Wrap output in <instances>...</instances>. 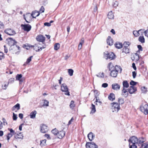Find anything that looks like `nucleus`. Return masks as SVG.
Listing matches in <instances>:
<instances>
[{"label": "nucleus", "mask_w": 148, "mask_h": 148, "mask_svg": "<svg viewBox=\"0 0 148 148\" xmlns=\"http://www.w3.org/2000/svg\"><path fill=\"white\" fill-rule=\"evenodd\" d=\"M108 68L109 71H110V75L113 77H116L118 72L120 71V73H121L122 71V69L120 66L116 65L114 66L111 62L109 63Z\"/></svg>", "instance_id": "nucleus-1"}, {"label": "nucleus", "mask_w": 148, "mask_h": 148, "mask_svg": "<svg viewBox=\"0 0 148 148\" xmlns=\"http://www.w3.org/2000/svg\"><path fill=\"white\" fill-rule=\"evenodd\" d=\"M20 47L16 45H12L11 46L9 49V51L12 53H16L19 51Z\"/></svg>", "instance_id": "nucleus-2"}, {"label": "nucleus", "mask_w": 148, "mask_h": 148, "mask_svg": "<svg viewBox=\"0 0 148 148\" xmlns=\"http://www.w3.org/2000/svg\"><path fill=\"white\" fill-rule=\"evenodd\" d=\"M112 109L113 112H117L120 110V107L119 104L117 103L113 102L112 103Z\"/></svg>", "instance_id": "nucleus-3"}, {"label": "nucleus", "mask_w": 148, "mask_h": 148, "mask_svg": "<svg viewBox=\"0 0 148 148\" xmlns=\"http://www.w3.org/2000/svg\"><path fill=\"white\" fill-rule=\"evenodd\" d=\"M61 90L63 92H65V94L68 96L70 95L69 92L68 91V88L66 84H63L61 86Z\"/></svg>", "instance_id": "nucleus-4"}, {"label": "nucleus", "mask_w": 148, "mask_h": 148, "mask_svg": "<svg viewBox=\"0 0 148 148\" xmlns=\"http://www.w3.org/2000/svg\"><path fill=\"white\" fill-rule=\"evenodd\" d=\"M104 57L107 60L108 59L112 60L114 58V54L112 52L108 53L107 52L106 53L104 52Z\"/></svg>", "instance_id": "nucleus-5"}, {"label": "nucleus", "mask_w": 148, "mask_h": 148, "mask_svg": "<svg viewBox=\"0 0 148 148\" xmlns=\"http://www.w3.org/2000/svg\"><path fill=\"white\" fill-rule=\"evenodd\" d=\"M86 148H98V145L93 142H86Z\"/></svg>", "instance_id": "nucleus-6"}, {"label": "nucleus", "mask_w": 148, "mask_h": 148, "mask_svg": "<svg viewBox=\"0 0 148 148\" xmlns=\"http://www.w3.org/2000/svg\"><path fill=\"white\" fill-rule=\"evenodd\" d=\"M140 111L146 115L148 113V105L146 104L142 105L140 108Z\"/></svg>", "instance_id": "nucleus-7"}, {"label": "nucleus", "mask_w": 148, "mask_h": 148, "mask_svg": "<svg viewBox=\"0 0 148 148\" xmlns=\"http://www.w3.org/2000/svg\"><path fill=\"white\" fill-rule=\"evenodd\" d=\"M129 144L131 143L132 144H135L138 143V139L135 136H132L128 140Z\"/></svg>", "instance_id": "nucleus-8"}, {"label": "nucleus", "mask_w": 148, "mask_h": 148, "mask_svg": "<svg viewBox=\"0 0 148 148\" xmlns=\"http://www.w3.org/2000/svg\"><path fill=\"white\" fill-rule=\"evenodd\" d=\"M6 42L8 45L11 46L12 45H15L17 43V42L15 40L11 38H9L7 39Z\"/></svg>", "instance_id": "nucleus-9"}, {"label": "nucleus", "mask_w": 148, "mask_h": 148, "mask_svg": "<svg viewBox=\"0 0 148 148\" xmlns=\"http://www.w3.org/2000/svg\"><path fill=\"white\" fill-rule=\"evenodd\" d=\"M40 131L42 133H45L47 132L48 130V127L44 124H42L40 125Z\"/></svg>", "instance_id": "nucleus-10"}, {"label": "nucleus", "mask_w": 148, "mask_h": 148, "mask_svg": "<svg viewBox=\"0 0 148 148\" xmlns=\"http://www.w3.org/2000/svg\"><path fill=\"white\" fill-rule=\"evenodd\" d=\"M4 32L10 36L14 35L16 34L14 31L10 29H6L5 30Z\"/></svg>", "instance_id": "nucleus-11"}, {"label": "nucleus", "mask_w": 148, "mask_h": 148, "mask_svg": "<svg viewBox=\"0 0 148 148\" xmlns=\"http://www.w3.org/2000/svg\"><path fill=\"white\" fill-rule=\"evenodd\" d=\"M36 39L38 41L41 42L43 44L45 40V37L42 35L38 36L36 38Z\"/></svg>", "instance_id": "nucleus-12"}, {"label": "nucleus", "mask_w": 148, "mask_h": 148, "mask_svg": "<svg viewBox=\"0 0 148 148\" xmlns=\"http://www.w3.org/2000/svg\"><path fill=\"white\" fill-rule=\"evenodd\" d=\"M21 26L23 27V29L24 31L27 32L29 31L31 28V26L29 24H22Z\"/></svg>", "instance_id": "nucleus-13"}, {"label": "nucleus", "mask_w": 148, "mask_h": 148, "mask_svg": "<svg viewBox=\"0 0 148 148\" xmlns=\"http://www.w3.org/2000/svg\"><path fill=\"white\" fill-rule=\"evenodd\" d=\"M65 134V132L64 131L62 130L60 132L58 131L57 136L58 138L61 139L64 137Z\"/></svg>", "instance_id": "nucleus-14"}, {"label": "nucleus", "mask_w": 148, "mask_h": 148, "mask_svg": "<svg viewBox=\"0 0 148 148\" xmlns=\"http://www.w3.org/2000/svg\"><path fill=\"white\" fill-rule=\"evenodd\" d=\"M120 85L118 84L114 83L112 85V88L114 90H118L120 89Z\"/></svg>", "instance_id": "nucleus-15"}, {"label": "nucleus", "mask_w": 148, "mask_h": 148, "mask_svg": "<svg viewBox=\"0 0 148 148\" xmlns=\"http://www.w3.org/2000/svg\"><path fill=\"white\" fill-rule=\"evenodd\" d=\"M41 43H40L35 44L34 46V49L36 51H41V49L40 48V47H41Z\"/></svg>", "instance_id": "nucleus-16"}, {"label": "nucleus", "mask_w": 148, "mask_h": 148, "mask_svg": "<svg viewBox=\"0 0 148 148\" xmlns=\"http://www.w3.org/2000/svg\"><path fill=\"white\" fill-rule=\"evenodd\" d=\"M20 109V105L19 103H17L12 108V110L16 112L17 111Z\"/></svg>", "instance_id": "nucleus-17"}, {"label": "nucleus", "mask_w": 148, "mask_h": 148, "mask_svg": "<svg viewBox=\"0 0 148 148\" xmlns=\"http://www.w3.org/2000/svg\"><path fill=\"white\" fill-rule=\"evenodd\" d=\"M136 90V87L133 86H130L128 89V91L130 93L132 94L135 92Z\"/></svg>", "instance_id": "nucleus-18"}, {"label": "nucleus", "mask_w": 148, "mask_h": 148, "mask_svg": "<svg viewBox=\"0 0 148 148\" xmlns=\"http://www.w3.org/2000/svg\"><path fill=\"white\" fill-rule=\"evenodd\" d=\"M87 137L89 140L91 141L95 138V135L90 132L88 134Z\"/></svg>", "instance_id": "nucleus-19"}, {"label": "nucleus", "mask_w": 148, "mask_h": 148, "mask_svg": "<svg viewBox=\"0 0 148 148\" xmlns=\"http://www.w3.org/2000/svg\"><path fill=\"white\" fill-rule=\"evenodd\" d=\"M107 42L108 45L110 46L112 45L113 44V40L110 36H108L107 40Z\"/></svg>", "instance_id": "nucleus-20"}, {"label": "nucleus", "mask_w": 148, "mask_h": 148, "mask_svg": "<svg viewBox=\"0 0 148 148\" xmlns=\"http://www.w3.org/2000/svg\"><path fill=\"white\" fill-rule=\"evenodd\" d=\"M121 95L124 97H126L128 95V91L125 88H123L122 90Z\"/></svg>", "instance_id": "nucleus-21"}, {"label": "nucleus", "mask_w": 148, "mask_h": 148, "mask_svg": "<svg viewBox=\"0 0 148 148\" xmlns=\"http://www.w3.org/2000/svg\"><path fill=\"white\" fill-rule=\"evenodd\" d=\"M39 15L40 13H39V12L35 11H33L32 12L31 15L33 18H35L36 17L39 16Z\"/></svg>", "instance_id": "nucleus-22"}, {"label": "nucleus", "mask_w": 148, "mask_h": 148, "mask_svg": "<svg viewBox=\"0 0 148 148\" xmlns=\"http://www.w3.org/2000/svg\"><path fill=\"white\" fill-rule=\"evenodd\" d=\"M114 45L115 47L118 49H120L123 47V44L121 42H117L115 43Z\"/></svg>", "instance_id": "nucleus-23"}, {"label": "nucleus", "mask_w": 148, "mask_h": 148, "mask_svg": "<svg viewBox=\"0 0 148 148\" xmlns=\"http://www.w3.org/2000/svg\"><path fill=\"white\" fill-rule=\"evenodd\" d=\"M36 110H34L30 114V118L31 119H34L35 118L36 115Z\"/></svg>", "instance_id": "nucleus-24"}, {"label": "nucleus", "mask_w": 148, "mask_h": 148, "mask_svg": "<svg viewBox=\"0 0 148 148\" xmlns=\"http://www.w3.org/2000/svg\"><path fill=\"white\" fill-rule=\"evenodd\" d=\"M108 98L110 100L112 101H113L115 99V95L113 93H110L108 96Z\"/></svg>", "instance_id": "nucleus-25"}, {"label": "nucleus", "mask_w": 148, "mask_h": 148, "mask_svg": "<svg viewBox=\"0 0 148 148\" xmlns=\"http://www.w3.org/2000/svg\"><path fill=\"white\" fill-rule=\"evenodd\" d=\"M123 88H127L129 86V84L126 80H125L123 82Z\"/></svg>", "instance_id": "nucleus-26"}, {"label": "nucleus", "mask_w": 148, "mask_h": 148, "mask_svg": "<svg viewBox=\"0 0 148 148\" xmlns=\"http://www.w3.org/2000/svg\"><path fill=\"white\" fill-rule=\"evenodd\" d=\"M108 16L109 19H113L114 18V16L112 11L109 12L108 14Z\"/></svg>", "instance_id": "nucleus-27"}, {"label": "nucleus", "mask_w": 148, "mask_h": 148, "mask_svg": "<svg viewBox=\"0 0 148 148\" xmlns=\"http://www.w3.org/2000/svg\"><path fill=\"white\" fill-rule=\"evenodd\" d=\"M84 40L83 38H82L81 40L78 47V50H80L82 47V45L84 43Z\"/></svg>", "instance_id": "nucleus-28"}, {"label": "nucleus", "mask_w": 148, "mask_h": 148, "mask_svg": "<svg viewBox=\"0 0 148 148\" xmlns=\"http://www.w3.org/2000/svg\"><path fill=\"white\" fill-rule=\"evenodd\" d=\"M122 52H124L125 53H130V49L129 47H123L122 49Z\"/></svg>", "instance_id": "nucleus-29"}, {"label": "nucleus", "mask_w": 148, "mask_h": 148, "mask_svg": "<svg viewBox=\"0 0 148 148\" xmlns=\"http://www.w3.org/2000/svg\"><path fill=\"white\" fill-rule=\"evenodd\" d=\"M138 40L142 43L145 42V39L143 36H140L138 38Z\"/></svg>", "instance_id": "nucleus-30"}, {"label": "nucleus", "mask_w": 148, "mask_h": 148, "mask_svg": "<svg viewBox=\"0 0 148 148\" xmlns=\"http://www.w3.org/2000/svg\"><path fill=\"white\" fill-rule=\"evenodd\" d=\"M146 140L143 137H141L138 139V143L139 144L142 143Z\"/></svg>", "instance_id": "nucleus-31"}, {"label": "nucleus", "mask_w": 148, "mask_h": 148, "mask_svg": "<svg viewBox=\"0 0 148 148\" xmlns=\"http://www.w3.org/2000/svg\"><path fill=\"white\" fill-rule=\"evenodd\" d=\"M91 109L90 113H94L96 112L95 106L93 104H92V106L91 107Z\"/></svg>", "instance_id": "nucleus-32"}, {"label": "nucleus", "mask_w": 148, "mask_h": 148, "mask_svg": "<svg viewBox=\"0 0 148 148\" xmlns=\"http://www.w3.org/2000/svg\"><path fill=\"white\" fill-rule=\"evenodd\" d=\"M69 106L70 108L72 109H73L75 106V104L74 103V101L73 100L71 101L70 103Z\"/></svg>", "instance_id": "nucleus-33"}, {"label": "nucleus", "mask_w": 148, "mask_h": 148, "mask_svg": "<svg viewBox=\"0 0 148 148\" xmlns=\"http://www.w3.org/2000/svg\"><path fill=\"white\" fill-rule=\"evenodd\" d=\"M51 132L54 135L57 136L58 133V131L56 128H55L51 131Z\"/></svg>", "instance_id": "nucleus-34"}, {"label": "nucleus", "mask_w": 148, "mask_h": 148, "mask_svg": "<svg viewBox=\"0 0 148 148\" xmlns=\"http://www.w3.org/2000/svg\"><path fill=\"white\" fill-rule=\"evenodd\" d=\"M133 34L134 36L136 37L138 36L140 34L138 30V31L136 30L134 31H133Z\"/></svg>", "instance_id": "nucleus-35"}, {"label": "nucleus", "mask_w": 148, "mask_h": 148, "mask_svg": "<svg viewBox=\"0 0 148 148\" xmlns=\"http://www.w3.org/2000/svg\"><path fill=\"white\" fill-rule=\"evenodd\" d=\"M130 45V43L128 42H125L123 44V47H128L129 45Z\"/></svg>", "instance_id": "nucleus-36"}, {"label": "nucleus", "mask_w": 148, "mask_h": 148, "mask_svg": "<svg viewBox=\"0 0 148 148\" xmlns=\"http://www.w3.org/2000/svg\"><path fill=\"white\" fill-rule=\"evenodd\" d=\"M60 47V44L59 43H56L54 45V49L56 50H57L59 49Z\"/></svg>", "instance_id": "nucleus-37"}, {"label": "nucleus", "mask_w": 148, "mask_h": 148, "mask_svg": "<svg viewBox=\"0 0 148 148\" xmlns=\"http://www.w3.org/2000/svg\"><path fill=\"white\" fill-rule=\"evenodd\" d=\"M94 93L95 95V98H96V101H97V98H99L98 96L99 95V92L97 90L94 91Z\"/></svg>", "instance_id": "nucleus-38"}, {"label": "nucleus", "mask_w": 148, "mask_h": 148, "mask_svg": "<svg viewBox=\"0 0 148 148\" xmlns=\"http://www.w3.org/2000/svg\"><path fill=\"white\" fill-rule=\"evenodd\" d=\"M118 102L119 103V104H122L124 103V99L122 98H119L118 99Z\"/></svg>", "instance_id": "nucleus-39"}, {"label": "nucleus", "mask_w": 148, "mask_h": 148, "mask_svg": "<svg viewBox=\"0 0 148 148\" xmlns=\"http://www.w3.org/2000/svg\"><path fill=\"white\" fill-rule=\"evenodd\" d=\"M46 140L44 139L40 141V145L41 146H43L45 145L46 143Z\"/></svg>", "instance_id": "nucleus-40"}, {"label": "nucleus", "mask_w": 148, "mask_h": 148, "mask_svg": "<svg viewBox=\"0 0 148 148\" xmlns=\"http://www.w3.org/2000/svg\"><path fill=\"white\" fill-rule=\"evenodd\" d=\"M8 130L10 131L9 133L12 135V136L15 134H16V133H15V131L12 129L8 128Z\"/></svg>", "instance_id": "nucleus-41"}, {"label": "nucleus", "mask_w": 148, "mask_h": 148, "mask_svg": "<svg viewBox=\"0 0 148 148\" xmlns=\"http://www.w3.org/2000/svg\"><path fill=\"white\" fill-rule=\"evenodd\" d=\"M141 147L142 148H148V142H146L142 144Z\"/></svg>", "instance_id": "nucleus-42"}, {"label": "nucleus", "mask_w": 148, "mask_h": 148, "mask_svg": "<svg viewBox=\"0 0 148 148\" xmlns=\"http://www.w3.org/2000/svg\"><path fill=\"white\" fill-rule=\"evenodd\" d=\"M12 136V135L10 134L9 133H8L7 135L5 136L6 138L7 139L8 142L9 141V140L10 138Z\"/></svg>", "instance_id": "nucleus-43"}, {"label": "nucleus", "mask_w": 148, "mask_h": 148, "mask_svg": "<svg viewBox=\"0 0 148 148\" xmlns=\"http://www.w3.org/2000/svg\"><path fill=\"white\" fill-rule=\"evenodd\" d=\"M73 70L71 69H68L69 74L70 76H72L73 75Z\"/></svg>", "instance_id": "nucleus-44"}, {"label": "nucleus", "mask_w": 148, "mask_h": 148, "mask_svg": "<svg viewBox=\"0 0 148 148\" xmlns=\"http://www.w3.org/2000/svg\"><path fill=\"white\" fill-rule=\"evenodd\" d=\"M22 77V75L21 74H17L16 77V80H20Z\"/></svg>", "instance_id": "nucleus-45"}, {"label": "nucleus", "mask_w": 148, "mask_h": 148, "mask_svg": "<svg viewBox=\"0 0 148 148\" xmlns=\"http://www.w3.org/2000/svg\"><path fill=\"white\" fill-rule=\"evenodd\" d=\"M141 90L142 92L145 93L147 91V88L145 87L144 86L141 88Z\"/></svg>", "instance_id": "nucleus-46"}, {"label": "nucleus", "mask_w": 148, "mask_h": 148, "mask_svg": "<svg viewBox=\"0 0 148 148\" xmlns=\"http://www.w3.org/2000/svg\"><path fill=\"white\" fill-rule=\"evenodd\" d=\"M49 101L45 99L44 101L43 106H49Z\"/></svg>", "instance_id": "nucleus-47"}, {"label": "nucleus", "mask_w": 148, "mask_h": 148, "mask_svg": "<svg viewBox=\"0 0 148 148\" xmlns=\"http://www.w3.org/2000/svg\"><path fill=\"white\" fill-rule=\"evenodd\" d=\"M33 57L32 56H30L28 58L27 60V61L26 62V63L27 64H28L32 60V58Z\"/></svg>", "instance_id": "nucleus-48"}, {"label": "nucleus", "mask_w": 148, "mask_h": 148, "mask_svg": "<svg viewBox=\"0 0 148 148\" xmlns=\"http://www.w3.org/2000/svg\"><path fill=\"white\" fill-rule=\"evenodd\" d=\"M96 76L99 77L103 78L104 77V74L103 73H100L98 75H96Z\"/></svg>", "instance_id": "nucleus-49"}, {"label": "nucleus", "mask_w": 148, "mask_h": 148, "mask_svg": "<svg viewBox=\"0 0 148 148\" xmlns=\"http://www.w3.org/2000/svg\"><path fill=\"white\" fill-rule=\"evenodd\" d=\"M23 137V136L21 135V136L19 135L18 134H17V135L14 136V138L16 139H17L18 138H22Z\"/></svg>", "instance_id": "nucleus-50"}, {"label": "nucleus", "mask_w": 148, "mask_h": 148, "mask_svg": "<svg viewBox=\"0 0 148 148\" xmlns=\"http://www.w3.org/2000/svg\"><path fill=\"white\" fill-rule=\"evenodd\" d=\"M13 119L14 120H16L17 119V115L14 114V113H13Z\"/></svg>", "instance_id": "nucleus-51"}, {"label": "nucleus", "mask_w": 148, "mask_h": 148, "mask_svg": "<svg viewBox=\"0 0 148 148\" xmlns=\"http://www.w3.org/2000/svg\"><path fill=\"white\" fill-rule=\"evenodd\" d=\"M130 148H137V146L135 144H132V145L131 144H129Z\"/></svg>", "instance_id": "nucleus-52"}, {"label": "nucleus", "mask_w": 148, "mask_h": 148, "mask_svg": "<svg viewBox=\"0 0 148 148\" xmlns=\"http://www.w3.org/2000/svg\"><path fill=\"white\" fill-rule=\"evenodd\" d=\"M139 33H141V35H143V33H145V29H141L138 30Z\"/></svg>", "instance_id": "nucleus-53"}, {"label": "nucleus", "mask_w": 148, "mask_h": 148, "mask_svg": "<svg viewBox=\"0 0 148 148\" xmlns=\"http://www.w3.org/2000/svg\"><path fill=\"white\" fill-rule=\"evenodd\" d=\"M130 85H132V86H135L136 85V82H135L134 81L132 80L130 83Z\"/></svg>", "instance_id": "nucleus-54"}, {"label": "nucleus", "mask_w": 148, "mask_h": 148, "mask_svg": "<svg viewBox=\"0 0 148 148\" xmlns=\"http://www.w3.org/2000/svg\"><path fill=\"white\" fill-rule=\"evenodd\" d=\"M45 11V8L43 6H42L40 9V12L41 13L44 12Z\"/></svg>", "instance_id": "nucleus-55"}, {"label": "nucleus", "mask_w": 148, "mask_h": 148, "mask_svg": "<svg viewBox=\"0 0 148 148\" xmlns=\"http://www.w3.org/2000/svg\"><path fill=\"white\" fill-rule=\"evenodd\" d=\"M44 136L48 140H50L51 139V137L50 136V135L49 134H46Z\"/></svg>", "instance_id": "nucleus-56"}, {"label": "nucleus", "mask_w": 148, "mask_h": 148, "mask_svg": "<svg viewBox=\"0 0 148 148\" xmlns=\"http://www.w3.org/2000/svg\"><path fill=\"white\" fill-rule=\"evenodd\" d=\"M95 99H96V98ZM95 102H98L99 103V105H101L102 103V102L101 101H100V100L99 99V97L97 98V101H96V100L95 101Z\"/></svg>", "instance_id": "nucleus-57"}, {"label": "nucleus", "mask_w": 148, "mask_h": 148, "mask_svg": "<svg viewBox=\"0 0 148 148\" xmlns=\"http://www.w3.org/2000/svg\"><path fill=\"white\" fill-rule=\"evenodd\" d=\"M2 120H3L4 125H7V124H8L7 122L4 118H3L2 119Z\"/></svg>", "instance_id": "nucleus-58"}, {"label": "nucleus", "mask_w": 148, "mask_h": 148, "mask_svg": "<svg viewBox=\"0 0 148 148\" xmlns=\"http://www.w3.org/2000/svg\"><path fill=\"white\" fill-rule=\"evenodd\" d=\"M4 27V25L3 22L0 21V28L1 29L3 28Z\"/></svg>", "instance_id": "nucleus-59"}, {"label": "nucleus", "mask_w": 148, "mask_h": 148, "mask_svg": "<svg viewBox=\"0 0 148 148\" xmlns=\"http://www.w3.org/2000/svg\"><path fill=\"white\" fill-rule=\"evenodd\" d=\"M108 84L106 83H103L102 85V87L104 88H106L108 86Z\"/></svg>", "instance_id": "nucleus-60"}, {"label": "nucleus", "mask_w": 148, "mask_h": 148, "mask_svg": "<svg viewBox=\"0 0 148 148\" xmlns=\"http://www.w3.org/2000/svg\"><path fill=\"white\" fill-rule=\"evenodd\" d=\"M138 49L139 51H142L143 48L140 45H138Z\"/></svg>", "instance_id": "nucleus-61"}, {"label": "nucleus", "mask_w": 148, "mask_h": 148, "mask_svg": "<svg viewBox=\"0 0 148 148\" xmlns=\"http://www.w3.org/2000/svg\"><path fill=\"white\" fill-rule=\"evenodd\" d=\"M3 57V54L2 52H0V60H2Z\"/></svg>", "instance_id": "nucleus-62"}, {"label": "nucleus", "mask_w": 148, "mask_h": 148, "mask_svg": "<svg viewBox=\"0 0 148 148\" xmlns=\"http://www.w3.org/2000/svg\"><path fill=\"white\" fill-rule=\"evenodd\" d=\"M8 83L7 84H5L3 86H2V87L3 88L4 90H5L8 86Z\"/></svg>", "instance_id": "nucleus-63"}, {"label": "nucleus", "mask_w": 148, "mask_h": 148, "mask_svg": "<svg viewBox=\"0 0 148 148\" xmlns=\"http://www.w3.org/2000/svg\"><path fill=\"white\" fill-rule=\"evenodd\" d=\"M145 35L148 38V29L145 31Z\"/></svg>", "instance_id": "nucleus-64"}]
</instances>
